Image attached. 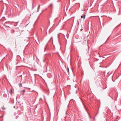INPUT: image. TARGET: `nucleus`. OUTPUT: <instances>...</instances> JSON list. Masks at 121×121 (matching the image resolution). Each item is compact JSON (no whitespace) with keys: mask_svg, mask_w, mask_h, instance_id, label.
<instances>
[{"mask_svg":"<svg viewBox=\"0 0 121 121\" xmlns=\"http://www.w3.org/2000/svg\"><path fill=\"white\" fill-rule=\"evenodd\" d=\"M85 16H86V15L85 14H83L82 16L81 17L82 18L83 17V20H84L85 18Z\"/></svg>","mask_w":121,"mask_h":121,"instance_id":"f257e3e1","label":"nucleus"},{"mask_svg":"<svg viewBox=\"0 0 121 121\" xmlns=\"http://www.w3.org/2000/svg\"><path fill=\"white\" fill-rule=\"evenodd\" d=\"M18 85L20 87H21L22 86V85L21 83H19Z\"/></svg>","mask_w":121,"mask_h":121,"instance_id":"f03ea898","label":"nucleus"},{"mask_svg":"<svg viewBox=\"0 0 121 121\" xmlns=\"http://www.w3.org/2000/svg\"><path fill=\"white\" fill-rule=\"evenodd\" d=\"M13 91L12 90H11L9 92V93L11 95H12V94Z\"/></svg>","mask_w":121,"mask_h":121,"instance_id":"7ed1b4c3","label":"nucleus"},{"mask_svg":"<svg viewBox=\"0 0 121 121\" xmlns=\"http://www.w3.org/2000/svg\"><path fill=\"white\" fill-rule=\"evenodd\" d=\"M40 4H39L38 6V9H37L38 12V11H39V9L40 8Z\"/></svg>","mask_w":121,"mask_h":121,"instance_id":"20e7f679","label":"nucleus"},{"mask_svg":"<svg viewBox=\"0 0 121 121\" xmlns=\"http://www.w3.org/2000/svg\"><path fill=\"white\" fill-rule=\"evenodd\" d=\"M14 30H11V32L12 33H14Z\"/></svg>","mask_w":121,"mask_h":121,"instance_id":"39448f33","label":"nucleus"},{"mask_svg":"<svg viewBox=\"0 0 121 121\" xmlns=\"http://www.w3.org/2000/svg\"><path fill=\"white\" fill-rule=\"evenodd\" d=\"M25 90H24L22 91L23 92V93H24L25 92Z\"/></svg>","mask_w":121,"mask_h":121,"instance_id":"423d86ee","label":"nucleus"},{"mask_svg":"<svg viewBox=\"0 0 121 121\" xmlns=\"http://www.w3.org/2000/svg\"><path fill=\"white\" fill-rule=\"evenodd\" d=\"M52 4H50V5H49V7H50V6H52Z\"/></svg>","mask_w":121,"mask_h":121,"instance_id":"0eeeda50","label":"nucleus"},{"mask_svg":"<svg viewBox=\"0 0 121 121\" xmlns=\"http://www.w3.org/2000/svg\"><path fill=\"white\" fill-rule=\"evenodd\" d=\"M7 27H9V28L10 27L9 26H7Z\"/></svg>","mask_w":121,"mask_h":121,"instance_id":"6e6552de","label":"nucleus"},{"mask_svg":"<svg viewBox=\"0 0 121 121\" xmlns=\"http://www.w3.org/2000/svg\"><path fill=\"white\" fill-rule=\"evenodd\" d=\"M5 109V108H2V109Z\"/></svg>","mask_w":121,"mask_h":121,"instance_id":"1a4fd4ad","label":"nucleus"},{"mask_svg":"<svg viewBox=\"0 0 121 121\" xmlns=\"http://www.w3.org/2000/svg\"><path fill=\"white\" fill-rule=\"evenodd\" d=\"M82 30H83V29H81V30H81V31H82Z\"/></svg>","mask_w":121,"mask_h":121,"instance_id":"9d476101","label":"nucleus"},{"mask_svg":"<svg viewBox=\"0 0 121 121\" xmlns=\"http://www.w3.org/2000/svg\"><path fill=\"white\" fill-rule=\"evenodd\" d=\"M68 71H69V69L68 68Z\"/></svg>","mask_w":121,"mask_h":121,"instance_id":"9b49d317","label":"nucleus"},{"mask_svg":"<svg viewBox=\"0 0 121 121\" xmlns=\"http://www.w3.org/2000/svg\"><path fill=\"white\" fill-rule=\"evenodd\" d=\"M94 120H95V118H94Z\"/></svg>","mask_w":121,"mask_h":121,"instance_id":"f8f14e48","label":"nucleus"},{"mask_svg":"<svg viewBox=\"0 0 121 121\" xmlns=\"http://www.w3.org/2000/svg\"><path fill=\"white\" fill-rule=\"evenodd\" d=\"M89 117L90 118H91V116H89Z\"/></svg>","mask_w":121,"mask_h":121,"instance_id":"ddd939ff","label":"nucleus"}]
</instances>
